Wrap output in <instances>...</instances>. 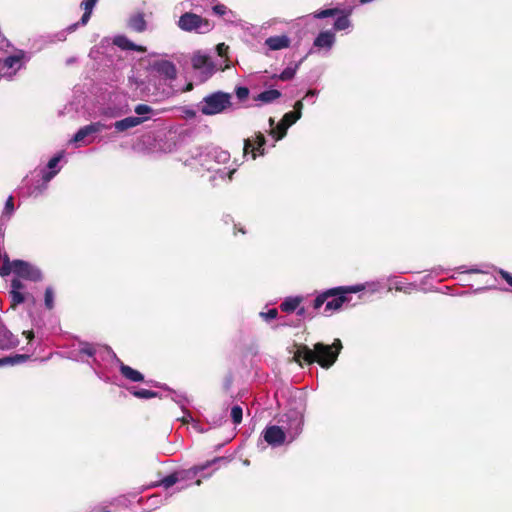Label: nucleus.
Masks as SVG:
<instances>
[{"instance_id": "nucleus-1", "label": "nucleus", "mask_w": 512, "mask_h": 512, "mask_svg": "<svg viewBox=\"0 0 512 512\" xmlns=\"http://www.w3.org/2000/svg\"><path fill=\"white\" fill-rule=\"evenodd\" d=\"M342 348L340 339H335L331 345L317 342L313 348L303 345L299 349V356L309 364L317 362L322 368L328 369L336 362Z\"/></svg>"}, {"instance_id": "nucleus-2", "label": "nucleus", "mask_w": 512, "mask_h": 512, "mask_svg": "<svg viewBox=\"0 0 512 512\" xmlns=\"http://www.w3.org/2000/svg\"><path fill=\"white\" fill-rule=\"evenodd\" d=\"M230 160V153L219 147L195 148L189 158L185 159L186 166H199L206 171H214L216 165L225 164Z\"/></svg>"}, {"instance_id": "nucleus-3", "label": "nucleus", "mask_w": 512, "mask_h": 512, "mask_svg": "<svg viewBox=\"0 0 512 512\" xmlns=\"http://www.w3.org/2000/svg\"><path fill=\"white\" fill-rule=\"evenodd\" d=\"M196 109L204 116H215L233 111L235 110L233 95L222 90L210 92L196 104Z\"/></svg>"}, {"instance_id": "nucleus-4", "label": "nucleus", "mask_w": 512, "mask_h": 512, "mask_svg": "<svg viewBox=\"0 0 512 512\" xmlns=\"http://www.w3.org/2000/svg\"><path fill=\"white\" fill-rule=\"evenodd\" d=\"M106 348L108 347H100L87 341H79L77 346H74L69 352V358L89 365L94 370L95 374L100 377L96 369V367L100 366L98 356L101 354L109 356L105 351Z\"/></svg>"}, {"instance_id": "nucleus-5", "label": "nucleus", "mask_w": 512, "mask_h": 512, "mask_svg": "<svg viewBox=\"0 0 512 512\" xmlns=\"http://www.w3.org/2000/svg\"><path fill=\"white\" fill-rule=\"evenodd\" d=\"M304 408H290L278 418V424L288 435V444L295 441L303 431Z\"/></svg>"}, {"instance_id": "nucleus-6", "label": "nucleus", "mask_w": 512, "mask_h": 512, "mask_svg": "<svg viewBox=\"0 0 512 512\" xmlns=\"http://www.w3.org/2000/svg\"><path fill=\"white\" fill-rule=\"evenodd\" d=\"M365 288V284H355L328 288V290H335V292H333L332 295H330V298L327 300L325 305V311H337L341 309L344 303H347L351 300V294L364 291Z\"/></svg>"}, {"instance_id": "nucleus-7", "label": "nucleus", "mask_w": 512, "mask_h": 512, "mask_svg": "<svg viewBox=\"0 0 512 512\" xmlns=\"http://www.w3.org/2000/svg\"><path fill=\"white\" fill-rule=\"evenodd\" d=\"M178 27L185 32H195L205 34L212 30L211 22L193 12L183 13L177 22Z\"/></svg>"}, {"instance_id": "nucleus-8", "label": "nucleus", "mask_w": 512, "mask_h": 512, "mask_svg": "<svg viewBox=\"0 0 512 512\" xmlns=\"http://www.w3.org/2000/svg\"><path fill=\"white\" fill-rule=\"evenodd\" d=\"M17 277L23 278L32 282H39L43 278L42 271L35 265L20 259L12 261L11 273Z\"/></svg>"}, {"instance_id": "nucleus-9", "label": "nucleus", "mask_w": 512, "mask_h": 512, "mask_svg": "<svg viewBox=\"0 0 512 512\" xmlns=\"http://www.w3.org/2000/svg\"><path fill=\"white\" fill-rule=\"evenodd\" d=\"M107 129H110V126L101 121L91 122L88 125L80 127L70 139V143L77 144L85 142L86 144H91L94 142L95 134Z\"/></svg>"}, {"instance_id": "nucleus-10", "label": "nucleus", "mask_w": 512, "mask_h": 512, "mask_svg": "<svg viewBox=\"0 0 512 512\" xmlns=\"http://www.w3.org/2000/svg\"><path fill=\"white\" fill-rule=\"evenodd\" d=\"M29 60L30 57L24 50H17L15 54L7 56L3 60V66L12 71L4 73L2 77L8 81H12L17 72L21 70Z\"/></svg>"}, {"instance_id": "nucleus-11", "label": "nucleus", "mask_w": 512, "mask_h": 512, "mask_svg": "<svg viewBox=\"0 0 512 512\" xmlns=\"http://www.w3.org/2000/svg\"><path fill=\"white\" fill-rule=\"evenodd\" d=\"M263 440L273 448L288 443V435L280 425H268L261 432Z\"/></svg>"}, {"instance_id": "nucleus-12", "label": "nucleus", "mask_w": 512, "mask_h": 512, "mask_svg": "<svg viewBox=\"0 0 512 512\" xmlns=\"http://www.w3.org/2000/svg\"><path fill=\"white\" fill-rule=\"evenodd\" d=\"M266 137L261 132L255 133V139H245L243 144V156L246 157L248 154L251 153V158L255 160L258 155L264 156L265 151V145H266Z\"/></svg>"}, {"instance_id": "nucleus-13", "label": "nucleus", "mask_w": 512, "mask_h": 512, "mask_svg": "<svg viewBox=\"0 0 512 512\" xmlns=\"http://www.w3.org/2000/svg\"><path fill=\"white\" fill-rule=\"evenodd\" d=\"M192 67L194 70L200 72V79L202 81L209 79L215 72V65L211 61L210 57L200 52H197L193 55Z\"/></svg>"}, {"instance_id": "nucleus-14", "label": "nucleus", "mask_w": 512, "mask_h": 512, "mask_svg": "<svg viewBox=\"0 0 512 512\" xmlns=\"http://www.w3.org/2000/svg\"><path fill=\"white\" fill-rule=\"evenodd\" d=\"M64 156V150L57 152L49 159L47 165L41 170V178L45 184L49 183L61 171L59 163Z\"/></svg>"}, {"instance_id": "nucleus-15", "label": "nucleus", "mask_w": 512, "mask_h": 512, "mask_svg": "<svg viewBox=\"0 0 512 512\" xmlns=\"http://www.w3.org/2000/svg\"><path fill=\"white\" fill-rule=\"evenodd\" d=\"M151 69L165 80L173 81L177 78V68L172 61L165 59L155 60L151 63Z\"/></svg>"}, {"instance_id": "nucleus-16", "label": "nucleus", "mask_w": 512, "mask_h": 512, "mask_svg": "<svg viewBox=\"0 0 512 512\" xmlns=\"http://www.w3.org/2000/svg\"><path fill=\"white\" fill-rule=\"evenodd\" d=\"M105 351L109 357L113 358L119 364V370L123 377L132 382L144 381V375L140 371L124 364L120 359L117 358L115 352L111 348H106Z\"/></svg>"}, {"instance_id": "nucleus-17", "label": "nucleus", "mask_w": 512, "mask_h": 512, "mask_svg": "<svg viewBox=\"0 0 512 512\" xmlns=\"http://www.w3.org/2000/svg\"><path fill=\"white\" fill-rule=\"evenodd\" d=\"M223 460H225L224 457H215L213 460L207 461L205 464L194 466L189 469L177 471L179 483L183 482V481H187V480H193L198 475V473L204 471L208 467L212 466L214 463L223 461Z\"/></svg>"}, {"instance_id": "nucleus-18", "label": "nucleus", "mask_w": 512, "mask_h": 512, "mask_svg": "<svg viewBox=\"0 0 512 512\" xmlns=\"http://www.w3.org/2000/svg\"><path fill=\"white\" fill-rule=\"evenodd\" d=\"M19 345V339L15 336L0 319V349L10 350Z\"/></svg>"}, {"instance_id": "nucleus-19", "label": "nucleus", "mask_w": 512, "mask_h": 512, "mask_svg": "<svg viewBox=\"0 0 512 512\" xmlns=\"http://www.w3.org/2000/svg\"><path fill=\"white\" fill-rule=\"evenodd\" d=\"M336 42V36L333 30H324L319 32L313 41V46L318 49L330 50Z\"/></svg>"}, {"instance_id": "nucleus-20", "label": "nucleus", "mask_w": 512, "mask_h": 512, "mask_svg": "<svg viewBox=\"0 0 512 512\" xmlns=\"http://www.w3.org/2000/svg\"><path fill=\"white\" fill-rule=\"evenodd\" d=\"M113 44L124 51H136L138 53H145L147 48L145 46L139 45L131 41L125 35H116L113 38Z\"/></svg>"}, {"instance_id": "nucleus-21", "label": "nucleus", "mask_w": 512, "mask_h": 512, "mask_svg": "<svg viewBox=\"0 0 512 512\" xmlns=\"http://www.w3.org/2000/svg\"><path fill=\"white\" fill-rule=\"evenodd\" d=\"M237 171V168H214V171H211L213 174L210 176L209 181L213 186L219 185V181L221 182H230L233 178V175Z\"/></svg>"}, {"instance_id": "nucleus-22", "label": "nucleus", "mask_w": 512, "mask_h": 512, "mask_svg": "<svg viewBox=\"0 0 512 512\" xmlns=\"http://www.w3.org/2000/svg\"><path fill=\"white\" fill-rule=\"evenodd\" d=\"M264 44L266 47H268L269 50L278 51L289 48L291 44V39L285 34L275 35L266 38Z\"/></svg>"}, {"instance_id": "nucleus-23", "label": "nucleus", "mask_w": 512, "mask_h": 512, "mask_svg": "<svg viewBox=\"0 0 512 512\" xmlns=\"http://www.w3.org/2000/svg\"><path fill=\"white\" fill-rule=\"evenodd\" d=\"M144 122H146V117L129 116L124 119L118 120L109 126L110 128L114 127L117 132H124Z\"/></svg>"}, {"instance_id": "nucleus-24", "label": "nucleus", "mask_w": 512, "mask_h": 512, "mask_svg": "<svg viewBox=\"0 0 512 512\" xmlns=\"http://www.w3.org/2000/svg\"><path fill=\"white\" fill-rule=\"evenodd\" d=\"M126 26L133 32L143 33L147 29V21L145 20L144 13L137 12L131 14L126 22Z\"/></svg>"}, {"instance_id": "nucleus-25", "label": "nucleus", "mask_w": 512, "mask_h": 512, "mask_svg": "<svg viewBox=\"0 0 512 512\" xmlns=\"http://www.w3.org/2000/svg\"><path fill=\"white\" fill-rule=\"evenodd\" d=\"M304 58L298 62L289 64L280 74H274L272 79H279L281 81H289L293 79L302 64Z\"/></svg>"}, {"instance_id": "nucleus-26", "label": "nucleus", "mask_w": 512, "mask_h": 512, "mask_svg": "<svg viewBox=\"0 0 512 512\" xmlns=\"http://www.w3.org/2000/svg\"><path fill=\"white\" fill-rule=\"evenodd\" d=\"M282 96L281 91L277 89H267L255 96L254 100L262 104H270Z\"/></svg>"}, {"instance_id": "nucleus-27", "label": "nucleus", "mask_w": 512, "mask_h": 512, "mask_svg": "<svg viewBox=\"0 0 512 512\" xmlns=\"http://www.w3.org/2000/svg\"><path fill=\"white\" fill-rule=\"evenodd\" d=\"M302 301L303 296H288L284 298V300L280 304V309L285 313H292L296 311V309L299 307Z\"/></svg>"}, {"instance_id": "nucleus-28", "label": "nucleus", "mask_w": 512, "mask_h": 512, "mask_svg": "<svg viewBox=\"0 0 512 512\" xmlns=\"http://www.w3.org/2000/svg\"><path fill=\"white\" fill-rule=\"evenodd\" d=\"M351 11L341 10L340 14L336 15V19L333 23V29L335 31L346 30L351 27V20L349 19Z\"/></svg>"}, {"instance_id": "nucleus-29", "label": "nucleus", "mask_w": 512, "mask_h": 512, "mask_svg": "<svg viewBox=\"0 0 512 512\" xmlns=\"http://www.w3.org/2000/svg\"><path fill=\"white\" fill-rule=\"evenodd\" d=\"M29 356L26 354H12L0 358V368L4 366H15L26 362Z\"/></svg>"}, {"instance_id": "nucleus-30", "label": "nucleus", "mask_w": 512, "mask_h": 512, "mask_svg": "<svg viewBox=\"0 0 512 512\" xmlns=\"http://www.w3.org/2000/svg\"><path fill=\"white\" fill-rule=\"evenodd\" d=\"M97 2H98V0H83L82 1L81 7L83 8L84 13H83L80 21L78 22L79 25L84 26L88 23V21L91 18L92 11H93L94 7L96 6Z\"/></svg>"}, {"instance_id": "nucleus-31", "label": "nucleus", "mask_w": 512, "mask_h": 512, "mask_svg": "<svg viewBox=\"0 0 512 512\" xmlns=\"http://www.w3.org/2000/svg\"><path fill=\"white\" fill-rule=\"evenodd\" d=\"M15 211L14 207V199L13 196H9L5 202L4 209L0 218V229L5 224V222L9 221L10 217ZM0 234L2 235V232L0 231Z\"/></svg>"}, {"instance_id": "nucleus-32", "label": "nucleus", "mask_w": 512, "mask_h": 512, "mask_svg": "<svg viewBox=\"0 0 512 512\" xmlns=\"http://www.w3.org/2000/svg\"><path fill=\"white\" fill-rule=\"evenodd\" d=\"M134 112L137 114L136 117H146V121L152 119L157 112L147 104H138L134 108Z\"/></svg>"}, {"instance_id": "nucleus-33", "label": "nucleus", "mask_w": 512, "mask_h": 512, "mask_svg": "<svg viewBox=\"0 0 512 512\" xmlns=\"http://www.w3.org/2000/svg\"><path fill=\"white\" fill-rule=\"evenodd\" d=\"M128 391L134 397L139 398V399H151V398H156L159 396L158 392L144 389V388L131 387L128 389Z\"/></svg>"}, {"instance_id": "nucleus-34", "label": "nucleus", "mask_w": 512, "mask_h": 512, "mask_svg": "<svg viewBox=\"0 0 512 512\" xmlns=\"http://www.w3.org/2000/svg\"><path fill=\"white\" fill-rule=\"evenodd\" d=\"M284 127H286V123H284L282 118L275 126V129L269 131V135L274 139V142L280 141L286 136L288 129H284Z\"/></svg>"}, {"instance_id": "nucleus-35", "label": "nucleus", "mask_w": 512, "mask_h": 512, "mask_svg": "<svg viewBox=\"0 0 512 512\" xmlns=\"http://www.w3.org/2000/svg\"><path fill=\"white\" fill-rule=\"evenodd\" d=\"M333 292H335V290L326 289L317 294V296L313 300V308L315 310L320 309L324 305V303L327 302V300L330 298V295H332Z\"/></svg>"}, {"instance_id": "nucleus-36", "label": "nucleus", "mask_w": 512, "mask_h": 512, "mask_svg": "<svg viewBox=\"0 0 512 512\" xmlns=\"http://www.w3.org/2000/svg\"><path fill=\"white\" fill-rule=\"evenodd\" d=\"M179 483V478L177 475V471H174L173 473H170L169 475L163 477L156 485L162 486L165 489H169L173 485Z\"/></svg>"}, {"instance_id": "nucleus-37", "label": "nucleus", "mask_w": 512, "mask_h": 512, "mask_svg": "<svg viewBox=\"0 0 512 512\" xmlns=\"http://www.w3.org/2000/svg\"><path fill=\"white\" fill-rule=\"evenodd\" d=\"M341 9L335 7V8H327V9H321L318 11H315L313 13V17L315 19H325L328 17H335L336 15L340 14Z\"/></svg>"}, {"instance_id": "nucleus-38", "label": "nucleus", "mask_w": 512, "mask_h": 512, "mask_svg": "<svg viewBox=\"0 0 512 512\" xmlns=\"http://www.w3.org/2000/svg\"><path fill=\"white\" fill-rule=\"evenodd\" d=\"M231 420L235 425H239L242 422L243 418V409L240 405H234L231 408Z\"/></svg>"}, {"instance_id": "nucleus-39", "label": "nucleus", "mask_w": 512, "mask_h": 512, "mask_svg": "<svg viewBox=\"0 0 512 512\" xmlns=\"http://www.w3.org/2000/svg\"><path fill=\"white\" fill-rule=\"evenodd\" d=\"M11 301H12V307H16L17 305H20L25 302L26 296L23 291H10L9 292Z\"/></svg>"}, {"instance_id": "nucleus-40", "label": "nucleus", "mask_w": 512, "mask_h": 512, "mask_svg": "<svg viewBox=\"0 0 512 512\" xmlns=\"http://www.w3.org/2000/svg\"><path fill=\"white\" fill-rule=\"evenodd\" d=\"M282 118L284 120V123H286V127H284V129H289L290 126L295 124L301 118V114L287 112L284 114Z\"/></svg>"}, {"instance_id": "nucleus-41", "label": "nucleus", "mask_w": 512, "mask_h": 512, "mask_svg": "<svg viewBox=\"0 0 512 512\" xmlns=\"http://www.w3.org/2000/svg\"><path fill=\"white\" fill-rule=\"evenodd\" d=\"M44 304L48 310L54 307V291L52 287H47L44 293Z\"/></svg>"}, {"instance_id": "nucleus-42", "label": "nucleus", "mask_w": 512, "mask_h": 512, "mask_svg": "<svg viewBox=\"0 0 512 512\" xmlns=\"http://www.w3.org/2000/svg\"><path fill=\"white\" fill-rule=\"evenodd\" d=\"M235 96L240 102L245 101L250 94V90L246 86H236L234 89Z\"/></svg>"}, {"instance_id": "nucleus-43", "label": "nucleus", "mask_w": 512, "mask_h": 512, "mask_svg": "<svg viewBox=\"0 0 512 512\" xmlns=\"http://www.w3.org/2000/svg\"><path fill=\"white\" fill-rule=\"evenodd\" d=\"M173 394L174 396L172 397V400L181 407V409L184 412V415H186V411H188L186 409V404L188 403L187 397L182 393L173 392Z\"/></svg>"}, {"instance_id": "nucleus-44", "label": "nucleus", "mask_w": 512, "mask_h": 512, "mask_svg": "<svg viewBox=\"0 0 512 512\" xmlns=\"http://www.w3.org/2000/svg\"><path fill=\"white\" fill-rule=\"evenodd\" d=\"M415 283H402L400 281L395 282V290L404 293H410L411 290L416 289Z\"/></svg>"}, {"instance_id": "nucleus-45", "label": "nucleus", "mask_w": 512, "mask_h": 512, "mask_svg": "<svg viewBox=\"0 0 512 512\" xmlns=\"http://www.w3.org/2000/svg\"><path fill=\"white\" fill-rule=\"evenodd\" d=\"M78 26H79V23H74V24L69 25L65 30L58 32L56 34L57 40L65 41L67 33L74 32Z\"/></svg>"}, {"instance_id": "nucleus-46", "label": "nucleus", "mask_w": 512, "mask_h": 512, "mask_svg": "<svg viewBox=\"0 0 512 512\" xmlns=\"http://www.w3.org/2000/svg\"><path fill=\"white\" fill-rule=\"evenodd\" d=\"M259 316L266 322L274 320L278 316V310L276 308L269 309L267 312H260Z\"/></svg>"}, {"instance_id": "nucleus-47", "label": "nucleus", "mask_w": 512, "mask_h": 512, "mask_svg": "<svg viewBox=\"0 0 512 512\" xmlns=\"http://www.w3.org/2000/svg\"><path fill=\"white\" fill-rule=\"evenodd\" d=\"M213 12L218 16H225L226 14H231L234 16L233 11L229 10L224 4H217L213 6Z\"/></svg>"}, {"instance_id": "nucleus-48", "label": "nucleus", "mask_w": 512, "mask_h": 512, "mask_svg": "<svg viewBox=\"0 0 512 512\" xmlns=\"http://www.w3.org/2000/svg\"><path fill=\"white\" fill-rule=\"evenodd\" d=\"M458 270H460L463 273H470V274H487L488 273V270H486L484 268H480L478 266H473L469 269H466L465 266H460L458 268Z\"/></svg>"}, {"instance_id": "nucleus-49", "label": "nucleus", "mask_w": 512, "mask_h": 512, "mask_svg": "<svg viewBox=\"0 0 512 512\" xmlns=\"http://www.w3.org/2000/svg\"><path fill=\"white\" fill-rule=\"evenodd\" d=\"M183 421L188 423V422H192L193 423V427L198 430L199 432H205L207 431L206 429H203L200 427L199 423L197 421H195L191 415V413L189 411H186V415L183 416Z\"/></svg>"}, {"instance_id": "nucleus-50", "label": "nucleus", "mask_w": 512, "mask_h": 512, "mask_svg": "<svg viewBox=\"0 0 512 512\" xmlns=\"http://www.w3.org/2000/svg\"><path fill=\"white\" fill-rule=\"evenodd\" d=\"M498 274L507 282V284L512 288V273L502 269L495 268Z\"/></svg>"}, {"instance_id": "nucleus-51", "label": "nucleus", "mask_w": 512, "mask_h": 512, "mask_svg": "<svg viewBox=\"0 0 512 512\" xmlns=\"http://www.w3.org/2000/svg\"><path fill=\"white\" fill-rule=\"evenodd\" d=\"M25 288L22 281L18 278H13L11 280V290L10 291H23Z\"/></svg>"}, {"instance_id": "nucleus-52", "label": "nucleus", "mask_w": 512, "mask_h": 512, "mask_svg": "<svg viewBox=\"0 0 512 512\" xmlns=\"http://www.w3.org/2000/svg\"><path fill=\"white\" fill-rule=\"evenodd\" d=\"M364 284L366 285L365 289H369L372 293L378 292L382 288L380 281L366 282Z\"/></svg>"}, {"instance_id": "nucleus-53", "label": "nucleus", "mask_w": 512, "mask_h": 512, "mask_svg": "<svg viewBox=\"0 0 512 512\" xmlns=\"http://www.w3.org/2000/svg\"><path fill=\"white\" fill-rule=\"evenodd\" d=\"M303 107H304V105H303L302 100L296 101L294 104V111H291V112L292 113H300L302 115Z\"/></svg>"}, {"instance_id": "nucleus-54", "label": "nucleus", "mask_w": 512, "mask_h": 512, "mask_svg": "<svg viewBox=\"0 0 512 512\" xmlns=\"http://www.w3.org/2000/svg\"><path fill=\"white\" fill-rule=\"evenodd\" d=\"M317 94H318L317 90L310 89L306 92L304 99L314 98L317 96Z\"/></svg>"}, {"instance_id": "nucleus-55", "label": "nucleus", "mask_w": 512, "mask_h": 512, "mask_svg": "<svg viewBox=\"0 0 512 512\" xmlns=\"http://www.w3.org/2000/svg\"><path fill=\"white\" fill-rule=\"evenodd\" d=\"M129 83L131 85H136V87H139L140 84H142V81H139L137 78H135L134 76H130L129 77Z\"/></svg>"}, {"instance_id": "nucleus-56", "label": "nucleus", "mask_w": 512, "mask_h": 512, "mask_svg": "<svg viewBox=\"0 0 512 512\" xmlns=\"http://www.w3.org/2000/svg\"><path fill=\"white\" fill-rule=\"evenodd\" d=\"M150 501L152 502L153 505H156L158 503H162V498L158 495H154L150 497Z\"/></svg>"}, {"instance_id": "nucleus-57", "label": "nucleus", "mask_w": 512, "mask_h": 512, "mask_svg": "<svg viewBox=\"0 0 512 512\" xmlns=\"http://www.w3.org/2000/svg\"><path fill=\"white\" fill-rule=\"evenodd\" d=\"M296 313L300 317H304L306 315V308L305 307H298L296 309Z\"/></svg>"}, {"instance_id": "nucleus-58", "label": "nucleus", "mask_w": 512, "mask_h": 512, "mask_svg": "<svg viewBox=\"0 0 512 512\" xmlns=\"http://www.w3.org/2000/svg\"><path fill=\"white\" fill-rule=\"evenodd\" d=\"M268 123H269L270 130L275 129L276 123H275V119L273 117L269 118Z\"/></svg>"}, {"instance_id": "nucleus-59", "label": "nucleus", "mask_w": 512, "mask_h": 512, "mask_svg": "<svg viewBox=\"0 0 512 512\" xmlns=\"http://www.w3.org/2000/svg\"><path fill=\"white\" fill-rule=\"evenodd\" d=\"M23 334L26 336L28 340H31L34 336L32 331H24Z\"/></svg>"}, {"instance_id": "nucleus-60", "label": "nucleus", "mask_w": 512, "mask_h": 512, "mask_svg": "<svg viewBox=\"0 0 512 512\" xmlns=\"http://www.w3.org/2000/svg\"><path fill=\"white\" fill-rule=\"evenodd\" d=\"M150 383L156 387H163L164 389L166 390H170L166 385H160V383L158 382H155V381H150Z\"/></svg>"}, {"instance_id": "nucleus-61", "label": "nucleus", "mask_w": 512, "mask_h": 512, "mask_svg": "<svg viewBox=\"0 0 512 512\" xmlns=\"http://www.w3.org/2000/svg\"><path fill=\"white\" fill-rule=\"evenodd\" d=\"M230 385H231V379H226V380H225V383H224V387H225V389H226V390H228V389H229V387H230Z\"/></svg>"}, {"instance_id": "nucleus-62", "label": "nucleus", "mask_w": 512, "mask_h": 512, "mask_svg": "<svg viewBox=\"0 0 512 512\" xmlns=\"http://www.w3.org/2000/svg\"><path fill=\"white\" fill-rule=\"evenodd\" d=\"M225 16H226L225 20L228 22H233V19L235 18V15L231 16V14H226Z\"/></svg>"}, {"instance_id": "nucleus-63", "label": "nucleus", "mask_w": 512, "mask_h": 512, "mask_svg": "<svg viewBox=\"0 0 512 512\" xmlns=\"http://www.w3.org/2000/svg\"><path fill=\"white\" fill-rule=\"evenodd\" d=\"M486 289H487V287H479L474 290V293H479V292L485 291Z\"/></svg>"}, {"instance_id": "nucleus-64", "label": "nucleus", "mask_w": 512, "mask_h": 512, "mask_svg": "<svg viewBox=\"0 0 512 512\" xmlns=\"http://www.w3.org/2000/svg\"><path fill=\"white\" fill-rule=\"evenodd\" d=\"M373 0H360V3L361 4H367V3H370L372 2Z\"/></svg>"}]
</instances>
